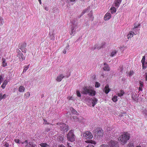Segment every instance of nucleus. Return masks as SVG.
Wrapping results in <instances>:
<instances>
[{"label": "nucleus", "instance_id": "1", "mask_svg": "<svg viewBox=\"0 0 147 147\" xmlns=\"http://www.w3.org/2000/svg\"><path fill=\"white\" fill-rule=\"evenodd\" d=\"M130 134L127 132H123L118 138V140L122 144H126L127 141L129 139Z\"/></svg>", "mask_w": 147, "mask_h": 147}, {"label": "nucleus", "instance_id": "2", "mask_svg": "<svg viewBox=\"0 0 147 147\" xmlns=\"http://www.w3.org/2000/svg\"><path fill=\"white\" fill-rule=\"evenodd\" d=\"M81 93L84 94L94 96L95 95L96 92L89 87L84 86L83 88Z\"/></svg>", "mask_w": 147, "mask_h": 147}, {"label": "nucleus", "instance_id": "3", "mask_svg": "<svg viewBox=\"0 0 147 147\" xmlns=\"http://www.w3.org/2000/svg\"><path fill=\"white\" fill-rule=\"evenodd\" d=\"M95 136L97 138L102 137L103 135V131L101 128H97L95 130Z\"/></svg>", "mask_w": 147, "mask_h": 147}, {"label": "nucleus", "instance_id": "4", "mask_svg": "<svg viewBox=\"0 0 147 147\" xmlns=\"http://www.w3.org/2000/svg\"><path fill=\"white\" fill-rule=\"evenodd\" d=\"M57 125H60V130L63 131V133L66 132L69 129L68 126L64 123H57Z\"/></svg>", "mask_w": 147, "mask_h": 147}, {"label": "nucleus", "instance_id": "5", "mask_svg": "<svg viewBox=\"0 0 147 147\" xmlns=\"http://www.w3.org/2000/svg\"><path fill=\"white\" fill-rule=\"evenodd\" d=\"M67 138L68 140L71 142H73L75 141V136L74 134L73 130H70L69 132L67 134Z\"/></svg>", "mask_w": 147, "mask_h": 147}, {"label": "nucleus", "instance_id": "6", "mask_svg": "<svg viewBox=\"0 0 147 147\" xmlns=\"http://www.w3.org/2000/svg\"><path fill=\"white\" fill-rule=\"evenodd\" d=\"M83 135L86 139H90L93 137L92 133L88 131H86L83 134Z\"/></svg>", "mask_w": 147, "mask_h": 147}, {"label": "nucleus", "instance_id": "7", "mask_svg": "<svg viewBox=\"0 0 147 147\" xmlns=\"http://www.w3.org/2000/svg\"><path fill=\"white\" fill-rule=\"evenodd\" d=\"M105 45V43H102L101 45L100 46L98 44H96V45H94L91 48V50H94L96 49H100L101 48H103Z\"/></svg>", "mask_w": 147, "mask_h": 147}, {"label": "nucleus", "instance_id": "8", "mask_svg": "<svg viewBox=\"0 0 147 147\" xmlns=\"http://www.w3.org/2000/svg\"><path fill=\"white\" fill-rule=\"evenodd\" d=\"M108 144L111 147H119L118 142L112 140L108 142Z\"/></svg>", "mask_w": 147, "mask_h": 147}, {"label": "nucleus", "instance_id": "9", "mask_svg": "<svg viewBox=\"0 0 147 147\" xmlns=\"http://www.w3.org/2000/svg\"><path fill=\"white\" fill-rule=\"evenodd\" d=\"M22 144L24 145L25 144L26 146L25 147H35V145L33 144L32 142H30L28 143L27 140H26L24 143H22Z\"/></svg>", "mask_w": 147, "mask_h": 147}, {"label": "nucleus", "instance_id": "10", "mask_svg": "<svg viewBox=\"0 0 147 147\" xmlns=\"http://www.w3.org/2000/svg\"><path fill=\"white\" fill-rule=\"evenodd\" d=\"M104 66L103 67V69L104 71H109L110 69L108 65L106 63H104Z\"/></svg>", "mask_w": 147, "mask_h": 147}, {"label": "nucleus", "instance_id": "11", "mask_svg": "<svg viewBox=\"0 0 147 147\" xmlns=\"http://www.w3.org/2000/svg\"><path fill=\"white\" fill-rule=\"evenodd\" d=\"M111 14L110 13H107L105 16L104 19L105 20H108L111 18Z\"/></svg>", "mask_w": 147, "mask_h": 147}, {"label": "nucleus", "instance_id": "12", "mask_svg": "<svg viewBox=\"0 0 147 147\" xmlns=\"http://www.w3.org/2000/svg\"><path fill=\"white\" fill-rule=\"evenodd\" d=\"M76 21V19H74L72 22V24L73 25V26H72L71 29V33L72 34L73 33V32H74V26H77V23L76 24H75V22Z\"/></svg>", "mask_w": 147, "mask_h": 147}, {"label": "nucleus", "instance_id": "13", "mask_svg": "<svg viewBox=\"0 0 147 147\" xmlns=\"http://www.w3.org/2000/svg\"><path fill=\"white\" fill-rule=\"evenodd\" d=\"M121 1L122 0H115L114 3V5L118 8L121 3Z\"/></svg>", "mask_w": 147, "mask_h": 147}, {"label": "nucleus", "instance_id": "14", "mask_svg": "<svg viewBox=\"0 0 147 147\" xmlns=\"http://www.w3.org/2000/svg\"><path fill=\"white\" fill-rule=\"evenodd\" d=\"M22 53L19 54L17 55V57H18L20 61H22L23 60L25 59V57L24 56H23Z\"/></svg>", "mask_w": 147, "mask_h": 147}, {"label": "nucleus", "instance_id": "15", "mask_svg": "<svg viewBox=\"0 0 147 147\" xmlns=\"http://www.w3.org/2000/svg\"><path fill=\"white\" fill-rule=\"evenodd\" d=\"M138 96L136 93H133L132 95V98L133 100L135 101H137L138 100Z\"/></svg>", "mask_w": 147, "mask_h": 147}, {"label": "nucleus", "instance_id": "16", "mask_svg": "<svg viewBox=\"0 0 147 147\" xmlns=\"http://www.w3.org/2000/svg\"><path fill=\"white\" fill-rule=\"evenodd\" d=\"M92 104V106L94 107V105L97 103L98 100L95 98H94L91 100Z\"/></svg>", "mask_w": 147, "mask_h": 147}, {"label": "nucleus", "instance_id": "17", "mask_svg": "<svg viewBox=\"0 0 147 147\" xmlns=\"http://www.w3.org/2000/svg\"><path fill=\"white\" fill-rule=\"evenodd\" d=\"M104 90V91L105 93L106 94H108L109 92L110 91V90L109 88L108 85L107 84L105 86Z\"/></svg>", "mask_w": 147, "mask_h": 147}, {"label": "nucleus", "instance_id": "18", "mask_svg": "<svg viewBox=\"0 0 147 147\" xmlns=\"http://www.w3.org/2000/svg\"><path fill=\"white\" fill-rule=\"evenodd\" d=\"M71 117L74 119V121L76 122H80L81 121V119H80V118H78L77 116H74L72 117Z\"/></svg>", "mask_w": 147, "mask_h": 147}, {"label": "nucleus", "instance_id": "19", "mask_svg": "<svg viewBox=\"0 0 147 147\" xmlns=\"http://www.w3.org/2000/svg\"><path fill=\"white\" fill-rule=\"evenodd\" d=\"M64 77V76L63 75L61 74L57 77L56 80L58 82H60Z\"/></svg>", "mask_w": 147, "mask_h": 147}, {"label": "nucleus", "instance_id": "20", "mask_svg": "<svg viewBox=\"0 0 147 147\" xmlns=\"http://www.w3.org/2000/svg\"><path fill=\"white\" fill-rule=\"evenodd\" d=\"M25 90L24 87L22 86H20L19 88L18 91L20 92H23Z\"/></svg>", "mask_w": 147, "mask_h": 147}, {"label": "nucleus", "instance_id": "21", "mask_svg": "<svg viewBox=\"0 0 147 147\" xmlns=\"http://www.w3.org/2000/svg\"><path fill=\"white\" fill-rule=\"evenodd\" d=\"M8 83V81L6 80H5L3 82V83L2 84L1 86V87L3 88L4 89L6 85Z\"/></svg>", "mask_w": 147, "mask_h": 147}, {"label": "nucleus", "instance_id": "22", "mask_svg": "<svg viewBox=\"0 0 147 147\" xmlns=\"http://www.w3.org/2000/svg\"><path fill=\"white\" fill-rule=\"evenodd\" d=\"M2 66L3 67H5L7 66V63L5 62V59L4 58H3L2 59Z\"/></svg>", "mask_w": 147, "mask_h": 147}, {"label": "nucleus", "instance_id": "23", "mask_svg": "<svg viewBox=\"0 0 147 147\" xmlns=\"http://www.w3.org/2000/svg\"><path fill=\"white\" fill-rule=\"evenodd\" d=\"M58 139L59 141L63 142L64 140L63 137L62 135H60L58 136Z\"/></svg>", "mask_w": 147, "mask_h": 147}, {"label": "nucleus", "instance_id": "24", "mask_svg": "<svg viewBox=\"0 0 147 147\" xmlns=\"http://www.w3.org/2000/svg\"><path fill=\"white\" fill-rule=\"evenodd\" d=\"M117 52V51L116 50H114L113 51L111 52L110 56L111 57H114Z\"/></svg>", "mask_w": 147, "mask_h": 147}, {"label": "nucleus", "instance_id": "25", "mask_svg": "<svg viewBox=\"0 0 147 147\" xmlns=\"http://www.w3.org/2000/svg\"><path fill=\"white\" fill-rule=\"evenodd\" d=\"M42 147H48L49 146L46 143H41L40 144Z\"/></svg>", "mask_w": 147, "mask_h": 147}, {"label": "nucleus", "instance_id": "26", "mask_svg": "<svg viewBox=\"0 0 147 147\" xmlns=\"http://www.w3.org/2000/svg\"><path fill=\"white\" fill-rule=\"evenodd\" d=\"M111 12L112 13H115L116 11V9L114 7H112L111 8Z\"/></svg>", "mask_w": 147, "mask_h": 147}, {"label": "nucleus", "instance_id": "27", "mask_svg": "<svg viewBox=\"0 0 147 147\" xmlns=\"http://www.w3.org/2000/svg\"><path fill=\"white\" fill-rule=\"evenodd\" d=\"M124 94V92L123 90H121L120 92L118 94V95L119 96H122L123 94Z\"/></svg>", "mask_w": 147, "mask_h": 147}, {"label": "nucleus", "instance_id": "28", "mask_svg": "<svg viewBox=\"0 0 147 147\" xmlns=\"http://www.w3.org/2000/svg\"><path fill=\"white\" fill-rule=\"evenodd\" d=\"M69 47V45H67V46L64 49L63 51V53L64 54H65L66 53V50L67 49H68Z\"/></svg>", "mask_w": 147, "mask_h": 147}, {"label": "nucleus", "instance_id": "29", "mask_svg": "<svg viewBox=\"0 0 147 147\" xmlns=\"http://www.w3.org/2000/svg\"><path fill=\"white\" fill-rule=\"evenodd\" d=\"M29 66V65H28L27 66H24V69L23 70V71L22 72V73H24L25 72L28 68Z\"/></svg>", "mask_w": 147, "mask_h": 147}, {"label": "nucleus", "instance_id": "30", "mask_svg": "<svg viewBox=\"0 0 147 147\" xmlns=\"http://www.w3.org/2000/svg\"><path fill=\"white\" fill-rule=\"evenodd\" d=\"M26 43H23V44H22L21 47H20V49H26L25 48V47H26Z\"/></svg>", "mask_w": 147, "mask_h": 147}, {"label": "nucleus", "instance_id": "31", "mask_svg": "<svg viewBox=\"0 0 147 147\" xmlns=\"http://www.w3.org/2000/svg\"><path fill=\"white\" fill-rule=\"evenodd\" d=\"M88 16L90 18H91V19L92 20H93V17L92 16V12H90V13L88 14Z\"/></svg>", "mask_w": 147, "mask_h": 147}, {"label": "nucleus", "instance_id": "32", "mask_svg": "<svg viewBox=\"0 0 147 147\" xmlns=\"http://www.w3.org/2000/svg\"><path fill=\"white\" fill-rule=\"evenodd\" d=\"M113 101L114 102H116L117 100V96H114L112 98Z\"/></svg>", "mask_w": 147, "mask_h": 147}, {"label": "nucleus", "instance_id": "33", "mask_svg": "<svg viewBox=\"0 0 147 147\" xmlns=\"http://www.w3.org/2000/svg\"><path fill=\"white\" fill-rule=\"evenodd\" d=\"M50 38L51 40H54L55 38V37H54V35L53 34H52L50 35Z\"/></svg>", "mask_w": 147, "mask_h": 147}, {"label": "nucleus", "instance_id": "34", "mask_svg": "<svg viewBox=\"0 0 147 147\" xmlns=\"http://www.w3.org/2000/svg\"><path fill=\"white\" fill-rule=\"evenodd\" d=\"M14 141L17 143L18 144H22V142L20 141V140L18 139H15L14 140Z\"/></svg>", "mask_w": 147, "mask_h": 147}, {"label": "nucleus", "instance_id": "35", "mask_svg": "<svg viewBox=\"0 0 147 147\" xmlns=\"http://www.w3.org/2000/svg\"><path fill=\"white\" fill-rule=\"evenodd\" d=\"M100 86V84L98 82H96L95 84V87L96 88H98Z\"/></svg>", "mask_w": 147, "mask_h": 147}, {"label": "nucleus", "instance_id": "36", "mask_svg": "<svg viewBox=\"0 0 147 147\" xmlns=\"http://www.w3.org/2000/svg\"><path fill=\"white\" fill-rule=\"evenodd\" d=\"M127 147H134V146L133 144L130 142L128 144Z\"/></svg>", "mask_w": 147, "mask_h": 147}, {"label": "nucleus", "instance_id": "37", "mask_svg": "<svg viewBox=\"0 0 147 147\" xmlns=\"http://www.w3.org/2000/svg\"><path fill=\"white\" fill-rule=\"evenodd\" d=\"M3 23V19L0 17V25H2Z\"/></svg>", "mask_w": 147, "mask_h": 147}, {"label": "nucleus", "instance_id": "38", "mask_svg": "<svg viewBox=\"0 0 147 147\" xmlns=\"http://www.w3.org/2000/svg\"><path fill=\"white\" fill-rule=\"evenodd\" d=\"M145 56H143L142 58V60H141V62H142V63H145Z\"/></svg>", "mask_w": 147, "mask_h": 147}, {"label": "nucleus", "instance_id": "39", "mask_svg": "<svg viewBox=\"0 0 147 147\" xmlns=\"http://www.w3.org/2000/svg\"><path fill=\"white\" fill-rule=\"evenodd\" d=\"M25 96H26V98H28L30 96V94L29 92H27L25 94Z\"/></svg>", "mask_w": 147, "mask_h": 147}, {"label": "nucleus", "instance_id": "40", "mask_svg": "<svg viewBox=\"0 0 147 147\" xmlns=\"http://www.w3.org/2000/svg\"><path fill=\"white\" fill-rule=\"evenodd\" d=\"M72 113L74 114H77V112L74 109L72 108L71 110Z\"/></svg>", "mask_w": 147, "mask_h": 147}, {"label": "nucleus", "instance_id": "41", "mask_svg": "<svg viewBox=\"0 0 147 147\" xmlns=\"http://www.w3.org/2000/svg\"><path fill=\"white\" fill-rule=\"evenodd\" d=\"M3 80V78L2 76V75L0 76V84H1Z\"/></svg>", "mask_w": 147, "mask_h": 147}, {"label": "nucleus", "instance_id": "42", "mask_svg": "<svg viewBox=\"0 0 147 147\" xmlns=\"http://www.w3.org/2000/svg\"><path fill=\"white\" fill-rule=\"evenodd\" d=\"M76 94L77 96L78 97H80L81 96V95L80 94V92L79 91L77 90L76 91Z\"/></svg>", "mask_w": 147, "mask_h": 147}, {"label": "nucleus", "instance_id": "43", "mask_svg": "<svg viewBox=\"0 0 147 147\" xmlns=\"http://www.w3.org/2000/svg\"><path fill=\"white\" fill-rule=\"evenodd\" d=\"M143 69H145L147 66V63H142Z\"/></svg>", "mask_w": 147, "mask_h": 147}, {"label": "nucleus", "instance_id": "44", "mask_svg": "<svg viewBox=\"0 0 147 147\" xmlns=\"http://www.w3.org/2000/svg\"><path fill=\"white\" fill-rule=\"evenodd\" d=\"M100 147H109V146L106 144H102L100 146Z\"/></svg>", "mask_w": 147, "mask_h": 147}, {"label": "nucleus", "instance_id": "45", "mask_svg": "<svg viewBox=\"0 0 147 147\" xmlns=\"http://www.w3.org/2000/svg\"><path fill=\"white\" fill-rule=\"evenodd\" d=\"M139 83L140 84V87L142 88L143 86V82L142 81H140L139 82Z\"/></svg>", "mask_w": 147, "mask_h": 147}, {"label": "nucleus", "instance_id": "46", "mask_svg": "<svg viewBox=\"0 0 147 147\" xmlns=\"http://www.w3.org/2000/svg\"><path fill=\"white\" fill-rule=\"evenodd\" d=\"M4 146L5 147H9L8 143L7 142L5 143L4 144Z\"/></svg>", "mask_w": 147, "mask_h": 147}, {"label": "nucleus", "instance_id": "47", "mask_svg": "<svg viewBox=\"0 0 147 147\" xmlns=\"http://www.w3.org/2000/svg\"><path fill=\"white\" fill-rule=\"evenodd\" d=\"M21 51H22V52H24V53H26V49H21Z\"/></svg>", "mask_w": 147, "mask_h": 147}, {"label": "nucleus", "instance_id": "48", "mask_svg": "<svg viewBox=\"0 0 147 147\" xmlns=\"http://www.w3.org/2000/svg\"><path fill=\"white\" fill-rule=\"evenodd\" d=\"M129 34L130 35V36H131L132 37H133V35L135 33L134 32L131 31L130 32Z\"/></svg>", "mask_w": 147, "mask_h": 147}, {"label": "nucleus", "instance_id": "49", "mask_svg": "<svg viewBox=\"0 0 147 147\" xmlns=\"http://www.w3.org/2000/svg\"><path fill=\"white\" fill-rule=\"evenodd\" d=\"M134 74V71H130L129 74V76H131Z\"/></svg>", "mask_w": 147, "mask_h": 147}, {"label": "nucleus", "instance_id": "50", "mask_svg": "<svg viewBox=\"0 0 147 147\" xmlns=\"http://www.w3.org/2000/svg\"><path fill=\"white\" fill-rule=\"evenodd\" d=\"M126 114L125 113H123L122 115H120V116L121 117H124L125 116H126Z\"/></svg>", "mask_w": 147, "mask_h": 147}, {"label": "nucleus", "instance_id": "51", "mask_svg": "<svg viewBox=\"0 0 147 147\" xmlns=\"http://www.w3.org/2000/svg\"><path fill=\"white\" fill-rule=\"evenodd\" d=\"M46 131L47 132H48L50 130V129L48 128H46L45 129Z\"/></svg>", "mask_w": 147, "mask_h": 147}, {"label": "nucleus", "instance_id": "52", "mask_svg": "<svg viewBox=\"0 0 147 147\" xmlns=\"http://www.w3.org/2000/svg\"><path fill=\"white\" fill-rule=\"evenodd\" d=\"M140 25V24H139L138 25H136L135 24V26H134V28H137L138 27V26H139Z\"/></svg>", "mask_w": 147, "mask_h": 147}, {"label": "nucleus", "instance_id": "53", "mask_svg": "<svg viewBox=\"0 0 147 147\" xmlns=\"http://www.w3.org/2000/svg\"><path fill=\"white\" fill-rule=\"evenodd\" d=\"M6 95L5 94H3L2 96V99H5L6 97Z\"/></svg>", "mask_w": 147, "mask_h": 147}, {"label": "nucleus", "instance_id": "54", "mask_svg": "<svg viewBox=\"0 0 147 147\" xmlns=\"http://www.w3.org/2000/svg\"><path fill=\"white\" fill-rule=\"evenodd\" d=\"M86 11V10H84L81 13L82 14V15H83L85 13Z\"/></svg>", "mask_w": 147, "mask_h": 147}, {"label": "nucleus", "instance_id": "55", "mask_svg": "<svg viewBox=\"0 0 147 147\" xmlns=\"http://www.w3.org/2000/svg\"><path fill=\"white\" fill-rule=\"evenodd\" d=\"M127 38L129 39V38H131L132 37L131 36H130L129 34H128L127 35Z\"/></svg>", "mask_w": 147, "mask_h": 147}, {"label": "nucleus", "instance_id": "56", "mask_svg": "<svg viewBox=\"0 0 147 147\" xmlns=\"http://www.w3.org/2000/svg\"><path fill=\"white\" fill-rule=\"evenodd\" d=\"M2 93H0V100L2 99Z\"/></svg>", "mask_w": 147, "mask_h": 147}, {"label": "nucleus", "instance_id": "57", "mask_svg": "<svg viewBox=\"0 0 147 147\" xmlns=\"http://www.w3.org/2000/svg\"><path fill=\"white\" fill-rule=\"evenodd\" d=\"M45 123V124H49V123H48L47 121L45 119H44Z\"/></svg>", "mask_w": 147, "mask_h": 147}, {"label": "nucleus", "instance_id": "58", "mask_svg": "<svg viewBox=\"0 0 147 147\" xmlns=\"http://www.w3.org/2000/svg\"><path fill=\"white\" fill-rule=\"evenodd\" d=\"M67 99H68L69 100H72V96H71V97H67Z\"/></svg>", "mask_w": 147, "mask_h": 147}, {"label": "nucleus", "instance_id": "59", "mask_svg": "<svg viewBox=\"0 0 147 147\" xmlns=\"http://www.w3.org/2000/svg\"><path fill=\"white\" fill-rule=\"evenodd\" d=\"M146 77H145V80L146 81H147V73H146L145 74Z\"/></svg>", "mask_w": 147, "mask_h": 147}, {"label": "nucleus", "instance_id": "60", "mask_svg": "<svg viewBox=\"0 0 147 147\" xmlns=\"http://www.w3.org/2000/svg\"><path fill=\"white\" fill-rule=\"evenodd\" d=\"M58 147H65V146H64V145H59L58 146Z\"/></svg>", "mask_w": 147, "mask_h": 147}, {"label": "nucleus", "instance_id": "61", "mask_svg": "<svg viewBox=\"0 0 147 147\" xmlns=\"http://www.w3.org/2000/svg\"><path fill=\"white\" fill-rule=\"evenodd\" d=\"M143 112L145 114H146V113H147V111L146 110H144L143 111Z\"/></svg>", "mask_w": 147, "mask_h": 147}, {"label": "nucleus", "instance_id": "62", "mask_svg": "<svg viewBox=\"0 0 147 147\" xmlns=\"http://www.w3.org/2000/svg\"><path fill=\"white\" fill-rule=\"evenodd\" d=\"M83 15H82V14H81L79 16H78V18H80V17H81V16H82Z\"/></svg>", "mask_w": 147, "mask_h": 147}, {"label": "nucleus", "instance_id": "63", "mask_svg": "<svg viewBox=\"0 0 147 147\" xmlns=\"http://www.w3.org/2000/svg\"><path fill=\"white\" fill-rule=\"evenodd\" d=\"M136 147H144L143 146H142L141 145H138V146H137Z\"/></svg>", "mask_w": 147, "mask_h": 147}, {"label": "nucleus", "instance_id": "64", "mask_svg": "<svg viewBox=\"0 0 147 147\" xmlns=\"http://www.w3.org/2000/svg\"><path fill=\"white\" fill-rule=\"evenodd\" d=\"M67 145H68V147H71V146L68 143H67Z\"/></svg>", "mask_w": 147, "mask_h": 147}]
</instances>
